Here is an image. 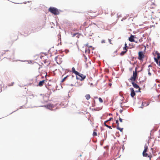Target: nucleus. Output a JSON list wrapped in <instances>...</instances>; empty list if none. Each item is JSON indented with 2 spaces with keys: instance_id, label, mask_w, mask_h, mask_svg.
Returning <instances> with one entry per match:
<instances>
[{
  "instance_id": "15",
  "label": "nucleus",
  "mask_w": 160,
  "mask_h": 160,
  "mask_svg": "<svg viewBox=\"0 0 160 160\" xmlns=\"http://www.w3.org/2000/svg\"><path fill=\"white\" fill-rule=\"evenodd\" d=\"M156 54L157 55V58H156L158 60H159L160 59V53L158 52H156Z\"/></svg>"
},
{
  "instance_id": "44",
  "label": "nucleus",
  "mask_w": 160,
  "mask_h": 160,
  "mask_svg": "<svg viewBox=\"0 0 160 160\" xmlns=\"http://www.w3.org/2000/svg\"><path fill=\"white\" fill-rule=\"evenodd\" d=\"M135 42L137 43H138V42H135Z\"/></svg>"
},
{
  "instance_id": "10",
  "label": "nucleus",
  "mask_w": 160,
  "mask_h": 160,
  "mask_svg": "<svg viewBox=\"0 0 160 160\" xmlns=\"http://www.w3.org/2000/svg\"><path fill=\"white\" fill-rule=\"evenodd\" d=\"M134 36L133 35H131L130 37L129 38L128 40L129 41L131 42H134L135 41L134 40Z\"/></svg>"
},
{
  "instance_id": "30",
  "label": "nucleus",
  "mask_w": 160,
  "mask_h": 160,
  "mask_svg": "<svg viewBox=\"0 0 160 160\" xmlns=\"http://www.w3.org/2000/svg\"><path fill=\"white\" fill-rule=\"evenodd\" d=\"M58 57H56L55 58V60H56V61H57V59H58Z\"/></svg>"
},
{
  "instance_id": "12",
  "label": "nucleus",
  "mask_w": 160,
  "mask_h": 160,
  "mask_svg": "<svg viewBox=\"0 0 160 160\" xmlns=\"http://www.w3.org/2000/svg\"><path fill=\"white\" fill-rule=\"evenodd\" d=\"M156 6L155 4L154 3L151 2L149 8H155Z\"/></svg>"
},
{
  "instance_id": "17",
  "label": "nucleus",
  "mask_w": 160,
  "mask_h": 160,
  "mask_svg": "<svg viewBox=\"0 0 160 160\" xmlns=\"http://www.w3.org/2000/svg\"><path fill=\"white\" fill-rule=\"evenodd\" d=\"M85 97L86 98V99L87 100H89V99H90V98H91V97H90V96L89 94H86L85 96Z\"/></svg>"
},
{
  "instance_id": "9",
  "label": "nucleus",
  "mask_w": 160,
  "mask_h": 160,
  "mask_svg": "<svg viewBox=\"0 0 160 160\" xmlns=\"http://www.w3.org/2000/svg\"><path fill=\"white\" fill-rule=\"evenodd\" d=\"M142 155L143 156L145 157H149L150 158V160H151V158L152 157V156L151 155H149L147 153H146V152H145L144 153V152H142Z\"/></svg>"
},
{
  "instance_id": "18",
  "label": "nucleus",
  "mask_w": 160,
  "mask_h": 160,
  "mask_svg": "<svg viewBox=\"0 0 160 160\" xmlns=\"http://www.w3.org/2000/svg\"><path fill=\"white\" fill-rule=\"evenodd\" d=\"M117 128L121 132H123V128H120L119 126H117Z\"/></svg>"
},
{
  "instance_id": "42",
  "label": "nucleus",
  "mask_w": 160,
  "mask_h": 160,
  "mask_svg": "<svg viewBox=\"0 0 160 160\" xmlns=\"http://www.w3.org/2000/svg\"><path fill=\"white\" fill-rule=\"evenodd\" d=\"M116 114L117 115H118V114L117 113Z\"/></svg>"
},
{
  "instance_id": "29",
  "label": "nucleus",
  "mask_w": 160,
  "mask_h": 160,
  "mask_svg": "<svg viewBox=\"0 0 160 160\" xmlns=\"http://www.w3.org/2000/svg\"><path fill=\"white\" fill-rule=\"evenodd\" d=\"M108 41H109V43L110 44H111V40L110 39H108Z\"/></svg>"
},
{
  "instance_id": "3",
  "label": "nucleus",
  "mask_w": 160,
  "mask_h": 160,
  "mask_svg": "<svg viewBox=\"0 0 160 160\" xmlns=\"http://www.w3.org/2000/svg\"><path fill=\"white\" fill-rule=\"evenodd\" d=\"M102 10L101 9H100L97 10L96 13H95L94 15H91L90 16L91 17V18H93L97 17V16H98L100 14H102Z\"/></svg>"
},
{
  "instance_id": "38",
  "label": "nucleus",
  "mask_w": 160,
  "mask_h": 160,
  "mask_svg": "<svg viewBox=\"0 0 160 160\" xmlns=\"http://www.w3.org/2000/svg\"><path fill=\"white\" fill-rule=\"evenodd\" d=\"M108 122V120H107L105 121L104 123H106L107 122Z\"/></svg>"
},
{
  "instance_id": "35",
  "label": "nucleus",
  "mask_w": 160,
  "mask_h": 160,
  "mask_svg": "<svg viewBox=\"0 0 160 160\" xmlns=\"http://www.w3.org/2000/svg\"><path fill=\"white\" fill-rule=\"evenodd\" d=\"M105 42V40H103L102 41V43H104Z\"/></svg>"
},
{
  "instance_id": "19",
  "label": "nucleus",
  "mask_w": 160,
  "mask_h": 160,
  "mask_svg": "<svg viewBox=\"0 0 160 160\" xmlns=\"http://www.w3.org/2000/svg\"><path fill=\"white\" fill-rule=\"evenodd\" d=\"M47 107L49 109H51L52 108V105L51 104L48 105H47Z\"/></svg>"
},
{
  "instance_id": "5",
  "label": "nucleus",
  "mask_w": 160,
  "mask_h": 160,
  "mask_svg": "<svg viewBox=\"0 0 160 160\" xmlns=\"http://www.w3.org/2000/svg\"><path fill=\"white\" fill-rule=\"evenodd\" d=\"M144 58V53L142 51L139 52H138V59L139 60H142Z\"/></svg>"
},
{
  "instance_id": "7",
  "label": "nucleus",
  "mask_w": 160,
  "mask_h": 160,
  "mask_svg": "<svg viewBox=\"0 0 160 160\" xmlns=\"http://www.w3.org/2000/svg\"><path fill=\"white\" fill-rule=\"evenodd\" d=\"M149 104V102H142L141 108H143L144 107H146L148 106Z\"/></svg>"
},
{
  "instance_id": "25",
  "label": "nucleus",
  "mask_w": 160,
  "mask_h": 160,
  "mask_svg": "<svg viewBox=\"0 0 160 160\" xmlns=\"http://www.w3.org/2000/svg\"><path fill=\"white\" fill-rule=\"evenodd\" d=\"M68 76L64 77L62 80V82H63L65 81V80H66V78Z\"/></svg>"
},
{
  "instance_id": "34",
  "label": "nucleus",
  "mask_w": 160,
  "mask_h": 160,
  "mask_svg": "<svg viewBox=\"0 0 160 160\" xmlns=\"http://www.w3.org/2000/svg\"><path fill=\"white\" fill-rule=\"evenodd\" d=\"M107 127L109 128L110 129H112V128L111 127V126H108Z\"/></svg>"
},
{
  "instance_id": "23",
  "label": "nucleus",
  "mask_w": 160,
  "mask_h": 160,
  "mask_svg": "<svg viewBox=\"0 0 160 160\" xmlns=\"http://www.w3.org/2000/svg\"><path fill=\"white\" fill-rule=\"evenodd\" d=\"M83 56H84V61H85V62H86L87 61L88 58L86 57V56H85V55H84Z\"/></svg>"
},
{
  "instance_id": "32",
  "label": "nucleus",
  "mask_w": 160,
  "mask_h": 160,
  "mask_svg": "<svg viewBox=\"0 0 160 160\" xmlns=\"http://www.w3.org/2000/svg\"><path fill=\"white\" fill-rule=\"evenodd\" d=\"M86 46H87L89 48V47H92L91 46H89V45H88V44H87L86 45Z\"/></svg>"
},
{
  "instance_id": "37",
  "label": "nucleus",
  "mask_w": 160,
  "mask_h": 160,
  "mask_svg": "<svg viewBox=\"0 0 160 160\" xmlns=\"http://www.w3.org/2000/svg\"><path fill=\"white\" fill-rule=\"evenodd\" d=\"M148 74L149 76H150L151 75V73L150 72V71H149V72H148Z\"/></svg>"
},
{
  "instance_id": "45",
  "label": "nucleus",
  "mask_w": 160,
  "mask_h": 160,
  "mask_svg": "<svg viewBox=\"0 0 160 160\" xmlns=\"http://www.w3.org/2000/svg\"><path fill=\"white\" fill-rule=\"evenodd\" d=\"M112 115V114H110L109 115Z\"/></svg>"
},
{
  "instance_id": "8",
  "label": "nucleus",
  "mask_w": 160,
  "mask_h": 160,
  "mask_svg": "<svg viewBox=\"0 0 160 160\" xmlns=\"http://www.w3.org/2000/svg\"><path fill=\"white\" fill-rule=\"evenodd\" d=\"M130 89L131 91V96L133 98L136 95L135 93L133 88H130Z\"/></svg>"
},
{
  "instance_id": "21",
  "label": "nucleus",
  "mask_w": 160,
  "mask_h": 160,
  "mask_svg": "<svg viewBox=\"0 0 160 160\" xmlns=\"http://www.w3.org/2000/svg\"><path fill=\"white\" fill-rule=\"evenodd\" d=\"M96 131H97V130L95 129L94 130L93 133V136H96L97 135V132H96Z\"/></svg>"
},
{
  "instance_id": "41",
  "label": "nucleus",
  "mask_w": 160,
  "mask_h": 160,
  "mask_svg": "<svg viewBox=\"0 0 160 160\" xmlns=\"http://www.w3.org/2000/svg\"><path fill=\"white\" fill-rule=\"evenodd\" d=\"M139 42H141L142 41V40L141 41L140 40H139Z\"/></svg>"
},
{
  "instance_id": "28",
  "label": "nucleus",
  "mask_w": 160,
  "mask_h": 160,
  "mask_svg": "<svg viewBox=\"0 0 160 160\" xmlns=\"http://www.w3.org/2000/svg\"><path fill=\"white\" fill-rule=\"evenodd\" d=\"M119 120L120 122H122V119H121L120 117H119Z\"/></svg>"
},
{
  "instance_id": "20",
  "label": "nucleus",
  "mask_w": 160,
  "mask_h": 160,
  "mask_svg": "<svg viewBox=\"0 0 160 160\" xmlns=\"http://www.w3.org/2000/svg\"><path fill=\"white\" fill-rule=\"evenodd\" d=\"M127 44L126 43H125V46L123 47V49L124 51H126V52L127 51Z\"/></svg>"
},
{
  "instance_id": "31",
  "label": "nucleus",
  "mask_w": 160,
  "mask_h": 160,
  "mask_svg": "<svg viewBox=\"0 0 160 160\" xmlns=\"http://www.w3.org/2000/svg\"><path fill=\"white\" fill-rule=\"evenodd\" d=\"M78 33H74V34H73L72 35V36L73 37H74L76 34H78Z\"/></svg>"
},
{
  "instance_id": "13",
  "label": "nucleus",
  "mask_w": 160,
  "mask_h": 160,
  "mask_svg": "<svg viewBox=\"0 0 160 160\" xmlns=\"http://www.w3.org/2000/svg\"><path fill=\"white\" fill-rule=\"evenodd\" d=\"M148 149V146H147V144H146L144 146V149L143 150V152L145 153L147 151Z\"/></svg>"
},
{
  "instance_id": "1",
  "label": "nucleus",
  "mask_w": 160,
  "mask_h": 160,
  "mask_svg": "<svg viewBox=\"0 0 160 160\" xmlns=\"http://www.w3.org/2000/svg\"><path fill=\"white\" fill-rule=\"evenodd\" d=\"M137 71L136 69V68L135 71H133V76H132L129 79L130 80H131V83L132 84L133 87L135 88L138 89V91H136L140 92V88L139 87V86L137 84L135 83L134 82L137 78Z\"/></svg>"
},
{
  "instance_id": "40",
  "label": "nucleus",
  "mask_w": 160,
  "mask_h": 160,
  "mask_svg": "<svg viewBox=\"0 0 160 160\" xmlns=\"http://www.w3.org/2000/svg\"><path fill=\"white\" fill-rule=\"evenodd\" d=\"M89 63H90V64H91V62L90 61L89 62Z\"/></svg>"
},
{
  "instance_id": "39",
  "label": "nucleus",
  "mask_w": 160,
  "mask_h": 160,
  "mask_svg": "<svg viewBox=\"0 0 160 160\" xmlns=\"http://www.w3.org/2000/svg\"><path fill=\"white\" fill-rule=\"evenodd\" d=\"M122 111V110H121L120 111V113H121Z\"/></svg>"
},
{
  "instance_id": "6",
  "label": "nucleus",
  "mask_w": 160,
  "mask_h": 160,
  "mask_svg": "<svg viewBox=\"0 0 160 160\" xmlns=\"http://www.w3.org/2000/svg\"><path fill=\"white\" fill-rule=\"evenodd\" d=\"M97 12V10L96 11L94 10H91L89 12L90 13V15H88V17L89 18L92 19V18H91V17L90 16L91 15H94L95 13H96V12Z\"/></svg>"
},
{
  "instance_id": "24",
  "label": "nucleus",
  "mask_w": 160,
  "mask_h": 160,
  "mask_svg": "<svg viewBox=\"0 0 160 160\" xmlns=\"http://www.w3.org/2000/svg\"><path fill=\"white\" fill-rule=\"evenodd\" d=\"M98 100L99 101L101 102L102 103L103 102V100L101 98H98Z\"/></svg>"
},
{
  "instance_id": "27",
  "label": "nucleus",
  "mask_w": 160,
  "mask_h": 160,
  "mask_svg": "<svg viewBox=\"0 0 160 160\" xmlns=\"http://www.w3.org/2000/svg\"><path fill=\"white\" fill-rule=\"evenodd\" d=\"M149 67H152V66L151 65H149L148 66V68H149ZM148 72H149V71H150V68H149L148 69Z\"/></svg>"
},
{
  "instance_id": "16",
  "label": "nucleus",
  "mask_w": 160,
  "mask_h": 160,
  "mask_svg": "<svg viewBox=\"0 0 160 160\" xmlns=\"http://www.w3.org/2000/svg\"><path fill=\"white\" fill-rule=\"evenodd\" d=\"M154 60L156 63L158 64V65L159 66H160V60L159 61H158V60H157V59L156 58H154Z\"/></svg>"
},
{
  "instance_id": "22",
  "label": "nucleus",
  "mask_w": 160,
  "mask_h": 160,
  "mask_svg": "<svg viewBox=\"0 0 160 160\" xmlns=\"http://www.w3.org/2000/svg\"><path fill=\"white\" fill-rule=\"evenodd\" d=\"M126 51H122L120 53V55L121 56L123 55L126 52Z\"/></svg>"
},
{
  "instance_id": "14",
  "label": "nucleus",
  "mask_w": 160,
  "mask_h": 160,
  "mask_svg": "<svg viewBox=\"0 0 160 160\" xmlns=\"http://www.w3.org/2000/svg\"><path fill=\"white\" fill-rule=\"evenodd\" d=\"M72 72L74 73L76 75L79 74V72L76 71L75 70V68L73 67L72 68Z\"/></svg>"
},
{
  "instance_id": "43",
  "label": "nucleus",
  "mask_w": 160,
  "mask_h": 160,
  "mask_svg": "<svg viewBox=\"0 0 160 160\" xmlns=\"http://www.w3.org/2000/svg\"><path fill=\"white\" fill-rule=\"evenodd\" d=\"M80 157H81V156H82V155H81V154L80 155Z\"/></svg>"
},
{
  "instance_id": "2",
  "label": "nucleus",
  "mask_w": 160,
  "mask_h": 160,
  "mask_svg": "<svg viewBox=\"0 0 160 160\" xmlns=\"http://www.w3.org/2000/svg\"><path fill=\"white\" fill-rule=\"evenodd\" d=\"M49 11L54 15H58L59 14L58 10L55 8L50 7L48 9Z\"/></svg>"
},
{
  "instance_id": "11",
  "label": "nucleus",
  "mask_w": 160,
  "mask_h": 160,
  "mask_svg": "<svg viewBox=\"0 0 160 160\" xmlns=\"http://www.w3.org/2000/svg\"><path fill=\"white\" fill-rule=\"evenodd\" d=\"M45 82V80H43L42 81H40L39 83L38 86L40 87H42V86Z\"/></svg>"
},
{
  "instance_id": "36",
  "label": "nucleus",
  "mask_w": 160,
  "mask_h": 160,
  "mask_svg": "<svg viewBox=\"0 0 160 160\" xmlns=\"http://www.w3.org/2000/svg\"><path fill=\"white\" fill-rule=\"evenodd\" d=\"M104 125H105V126L107 127L108 126V125H107L106 124V123H104Z\"/></svg>"
},
{
  "instance_id": "26",
  "label": "nucleus",
  "mask_w": 160,
  "mask_h": 160,
  "mask_svg": "<svg viewBox=\"0 0 160 160\" xmlns=\"http://www.w3.org/2000/svg\"><path fill=\"white\" fill-rule=\"evenodd\" d=\"M116 123L117 124V126H119V123L118 120H116Z\"/></svg>"
},
{
  "instance_id": "33",
  "label": "nucleus",
  "mask_w": 160,
  "mask_h": 160,
  "mask_svg": "<svg viewBox=\"0 0 160 160\" xmlns=\"http://www.w3.org/2000/svg\"><path fill=\"white\" fill-rule=\"evenodd\" d=\"M112 119V118H110L108 120V121H110Z\"/></svg>"
},
{
  "instance_id": "4",
  "label": "nucleus",
  "mask_w": 160,
  "mask_h": 160,
  "mask_svg": "<svg viewBox=\"0 0 160 160\" xmlns=\"http://www.w3.org/2000/svg\"><path fill=\"white\" fill-rule=\"evenodd\" d=\"M76 75H77L76 77L77 79L80 80L81 81L83 80L86 78V76L80 73H79V74Z\"/></svg>"
}]
</instances>
